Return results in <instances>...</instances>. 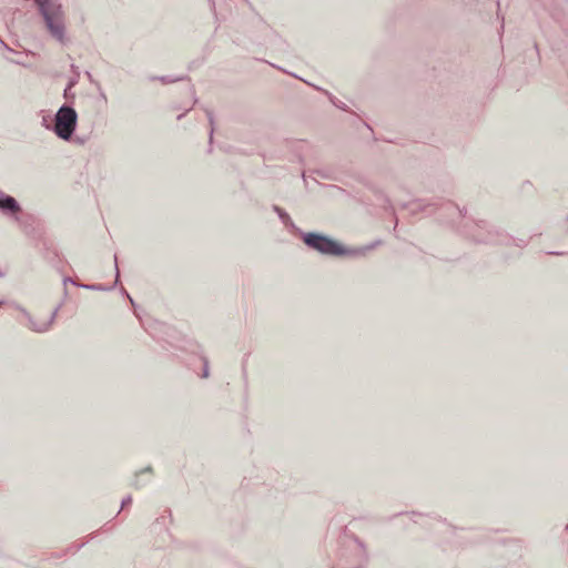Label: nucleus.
<instances>
[{"instance_id": "13", "label": "nucleus", "mask_w": 568, "mask_h": 568, "mask_svg": "<svg viewBox=\"0 0 568 568\" xmlns=\"http://www.w3.org/2000/svg\"><path fill=\"white\" fill-rule=\"evenodd\" d=\"M125 294H126L128 298L130 300V303H131L132 305H134V301L132 300V297H131L128 293H125Z\"/></svg>"}, {"instance_id": "7", "label": "nucleus", "mask_w": 568, "mask_h": 568, "mask_svg": "<svg viewBox=\"0 0 568 568\" xmlns=\"http://www.w3.org/2000/svg\"><path fill=\"white\" fill-rule=\"evenodd\" d=\"M79 287L90 290V291H108V290L112 288V287H104L103 285H100V284H80Z\"/></svg>"}, {"instance_id": "8", "label": "nucleus", "mask_w": 568, "mask_h": 568, "mask_svg": "<svg viewBox=\"0 0 568 568\" xmlns=\"http://www.w3.org/2000/svg\"><path fill=\"white\" fill-rule=\"evenodd\" d=\"M114 266H115V282H114V285H115L119 282V277H120L116 255H114Z\"/></svg>"}, {"instance_id": "9", "label": "nucleus", "mask_w": 568, "mask_h": 568, "mask_svg": "<svg viewBox=\"0 0 568 568\" xmlns=\"http://www.w3.org/2000/svg\"><path fill=\"white\" fill-rule=\"evenodd\" d=\"M131 501H132L131 496L125 497V498L122 500V505H121V507H122V508H123V507H125V506H126V505H129Z\"/></svg>"}, {"instance_id": "5", "label": "nucleus", "mask_w": 568, "mask_h": 568, "mask_svg": "<svg viewBox=\"0 0 568 568\" xmlns=\"http://www.w3.org/2000/svg\"><path fill=\"white\" fill-rule=\"evenodd\" d=\"M0 210L7 213L16 214L21 211V207L13 196L0 191Z\"/></svg>"}, {"instance_id": "15", "label": "nucleus", "mask_w": 568, "mask_h": 568, "mask_svg": "<svg viewBox=\"0 0 568 568\" xmlns=\"http://www.w3.org/2000/svg\"><path fill=\"white\" fill-rule=\"evenodd\" d=\"M334 104L336 108L343 109V105H339L338 103H335V102H334Z\"/></svg>"}, {"instance_id": "2", "label": "nucleus", "mask_w": 568, "mask_h": 568, "mask_svg": "<svg viewBox=\"0 0 568 568\" xmlns=\"http://www.w3.org/2000/svg\"><path fill=\"white\" fill-rule=\"evenodd\" d=\"M302 240L306 246L323 254L331 256H342L363 253L364 250H348L337 241L315 232H302Z\"/></svg>"}, {"instance_id": "17", "label": "nucleus", "mask_w": 568, "mask_h": 568, "mask_svg": "<svg viewBox=\"0 0 568 568\" xmlns=\"http://www.w3.org/2000/svg\"><path fill=\"white\" fill-rule=\"evenodd\" d=\"M334 104L336 108L343 109V105H339L338 103H335V102H334Z\"/></svg>"}, {"instance_id": "1", "label": "nucleus", "mask_w": 568, "mask_h": 568, "mask_svg": "<svg viewBox=\"0 0 568 568\" xmlns=\"http://www.w3.org/2000/svg\"><path fill=\"white\" fill-rule=\"evenodd\" d=\"M44 20L50 36L59 43H67L65 14L60 0H33Z\"/></svg>"}, {"instance_id": "11", "label": "nucleus", "mask_w": 568, "mask_h": 568, "mask_svg": "<svg viewBox=\"0 0 568 568\" xmlns=\"http://www.w3.org/2000/svg\"><path fill=\"white\" fill-rule=\"evenodd\" d=\"M209 376V367H207V364L205 363V366H204V371H203V377H207Z\"/></svg>"}, {"instance_id": "12", "label": "nucleus", "mask_w": 568, "mask_h": 568, "mask_svg": "<svg viewBox=\"0 0 568 568\" xmlns=\"http://www.w3.org/2000/svg\"><path fill=\"white\" fill-rule=\"evenodd\" d=\"M207 115H209L210 123L212 124L213 123V116H212V114L210 112L207 113Z\"/></svg>"}, {"instance_id": "16", "label": "nucleus", "mask_w": 568, "mask_h": 568, "mask_svg": "<svg viewBox=\"0 0 568 568\" xmlns=\"http://www.w3.org/2000/svg\"><path fill=\"white\" fill-rule=\"evenodd\" d=\"M334 104L336 108L343 109V105H339L338 103H335V102H334Z\"/></svg>"}, {"instance_id": "3", "label": "nucleus", "mask_w": 568, "mask_h": 568, "mask_svg": "<svg viewBox=\"0 0 568 568\" xmlns=\"http://www.w3.org/2000/svg\"><path fill=\"white\" fill-rule=\"evenodd\" d=\"M78 114L70 105H62L54 116V133L62 140H70L77 128Z\"/></svg>"}, {"instance_id": "14", "label": "nucleus", "mask_w": 568, "mask_h": 568, "mask_svg": "<svg viewBox=\"0 0 568 568\" xmlns=\"http://www.w3.org/2000/svg\"><path fill=\"white\" fill-rule=\"evenodd\" d=\"M149 471H151V468H150V467H148V468H145V469H143V470H142V473H149Z\"/></svg>"}, {"instance_id": "4", "label": "nucleus", "mask_w": 568, "mask_h": 568, "mask_svg": "<svg viewBox=\"0 0 568 568\" xmlns=\"http://www.w3.org/2000/svg\"><path fill=\"white\" fill-rule=\"evenodd\" d=\"M60 305L57 306L52 313L45 318V320H36L30 313H28L26 310H21L26 318L28 320V326L31 331L37 333H44L48 332L53 323L55 322L58 312L60 310Z\"/></svg>"}, {"instance_id": "18", "label": "nucleus", "mask_w": 568, "mask_h": 568, "mask_svg": "<svg viewBox=\"0 0 568 568\" xmlns=\"http://www.w3.org/2000/svg\"><path fill=\"white\" fill-rule=\"evenodd\" d=\"M0 43H1L3 47H6V48H7V45L3 43V41H1V40H0Z\"/></svg>"}, {"instance_id": "6", "label": "nucleus", "mask_w": 568, "mask_h": 568, "mask_svg": "<svg viewBox=\"0 0 568 568\" xmlns=\"http://www.w3.org/2000/svg\"><path fill=\"white\" fill-rule=\"evenodd\" d=\"M274 210L275 212L278 214L280 219L282 220V222L285 224V225H291L293 226V222L291 220V217L288 216V214L283 211L281 207L278 206H274Z\"/></svg>"}, {"instance_id": "10", "label": "nucleus", "mask_w": 568, "mask_h": 568, "mask_svg": "<svg viewBox=\"0 0 568 568\" xmlns=\"http://www.w3.org/2000/svg\"><path fill=\"white\" fill-rule=\"evenodd\" d=\"M68 283H71V284L77 285V286H79V285H80V284H78L77 282H74L72 278H70V277H65V278L63 280V284H64V285H67Z\"/></svg>"}]
</instances>
